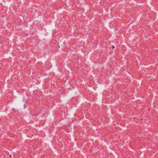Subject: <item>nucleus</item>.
Instances as JSON below:
<instances>
[{
  "instance_id": "nucleus-1",
  "label": "nucleus",
  "mask_w": 158,
  "mask_h": 158,
  "mask_svg": "<svg viewBox=\"0 0 158 158\" xmlns=\"http://www.w3.org/2000/svg\"><path fill=\"white\" fill-rule=\"evenodd\" d=\"M114 48V46H113V48Z\"/></svg>"
}]
</instances>
